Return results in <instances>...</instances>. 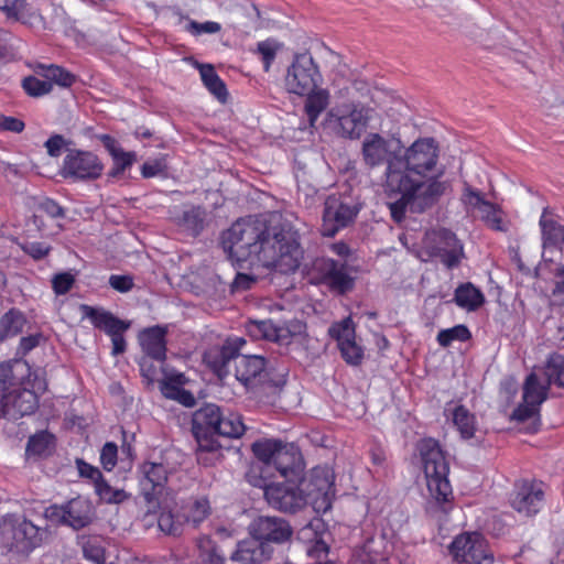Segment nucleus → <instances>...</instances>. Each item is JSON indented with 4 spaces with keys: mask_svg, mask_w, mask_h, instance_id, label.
Wrapping results in <instances>:
<instances>
[{
    "mask_svg": "<svg viewBox=\"0 0 564 564\" xmlns=\"http://www.w3.org/2000/svg\"><path fill=\"white\" fill-rule=\"evenodd\" d=\"M438 144L433 138H420L404 153L394 154L386 167L384 192L391 217L400 223L408 208L417 206L420 212L433 206L446 189L440 181L443 171H437Z\"/></svg>",
    "mask_w": 564,
    "mask_h": 564,
    "instance_id": "obj_1",
    "label": "nucleus"
},
{
    "mask_svg": "<svg viewBox=\"0 0 564 564\" xmlns=\"http://www.w3.org/2000/svg\"><path fill=\"white\" fill-rule=\"evenodd\" d=\"M246 425L238 413L225 414L220 406L206 403L192 416V432L197 442V462L208 465L205 453L214 454L221 448L218 437L239 438L245 434Z\"/></svg>",
    "mask_w": 564,
    "mask_h": 564,
    "instance_id": "obj_2",
    "label": "nucleus"
},
{
    "mask_svg": "<svg viewBox=\"0 0 564 564\" xmlns=\"http://www.w3.org/2000/svg\"><path fill=\"white\" fill-rule=\"evenodd\" d=\"M270 228L256 216L236 220L221 235V246L232 262L262 264Z\"/></svg>",
    "mask_w": 564,
    "mask_h": 564,
    "instance_id": "obj_3",
    "label": "nucleus"
},
{
    "mask_svg": "<svg viewBox=\"0 0 564 564\" xmlns=\"http://www.w3.org/2000/svg\"><path fill=\"white\" fill-rule=\"evenodd\" d=\"M256 458L262 464L253 466L256 475L264 476L274 468L283 479H301L305 469L303 456L297 446L276 438H261L251 445Z\"/></svg>",
    "mask_w": 564,
    "mask_h": 564,
    "instance_id": "obj_4",
    "label": "nucleus"
},
{
    "mask_svg": "<svg viewBox=\"0 0 564 564\" xmlns=\"http://www.w3.org/2000/svg\"><path fill=\"white\" fill-rule=\"evenodd\" d=\"M297 229L290 224H281L269 231L262 264L283 274L294 273L304 259Z\"/></svg>",
    "mask_w": 564,
    "mask_h": 564,
    "instance_id": "obj_5",
    "label": "nucleus"
},
{
    "mask_svg": "<svg viewBox=\"0 0 564 564\" xmlns=\"http://www.w3.org/2000/svg\"><path fill=\"white\" fill-rule=\"evenodd\" d=\"M417 451L431 497L438 505H451L454 497L448 479L449 463L446 453L438 441L432 437L421 440L417 444Z\"/></svg>",
    "mask_w": 564,
    "mask_h": 564,
    "instance_id": "obj_6",
    "label": "nucleus"
},
{
    "mask_svg": "<svg viewBox=\"0 0 564 564\" xmlns=\"http://www.w3.org/2000/svg\"><path fill=\"white\" fill-rule=\"evenodd\" d=\"M257 468L251 467L247 474L248 481L262 488L270 507L282 512L295 513L303 509L305 495L301 490L299 479H284L281 482H269L265 476L256 475Z\"/></svg>",
    "mask_w": 564,
    "mask_h": 564,
    "instance_id": "obj_7",
    "label": "nucleus"
},
{
    "mask_svg": "<svg viewBox=\"0 0 564 564\" xmlns=\"http://www.w3.org/2000/svg\"><path fill=\"white\" fill-rule=\"evenodd\" d=\"M235 378L254 397L268 394L281 387V382L270 377L268 360L259 355L239 354L235 361Z\"/></svg>",
    "mask_w": 564,
    "mask_h": 564,
    "instance_id": "obj_8",
    "label": "nucleus"
},
{
    "mask_svg": "<svg viewBox=\"0 0 564 564\" xmlns=\"http://www.w3.org/2000/svg\"><path fill=\"white\" fill-rule=\"evenodd\" d=\"M301 490L305 495V505H311L316 512L330 510L335 498V474L328 466H316L307 475L299 479Z\"/></svg>",
    "mask_w": 564,
    "mask_h": 564,
    "instance_id": "obj_9",
    "label": "nucleus"
},
{
    "mask_svg": "<svg viewBox=\"0 0 564 564\" xmlns=\"http://www.w3.org/2000/svg\"><path fill=\"white\" fill-rule=\"evenodd\" d=\"M323 82L318 64L307 51L295 53L286 69L285 87L291 94L303 97Z\"/></svg>",
    "mask_w": 564,
    "mask_h": 564,
    "instance_id": "obj_10",
    "label": "nucleus"
},
{
    "mask_svg": "<svg viewBox=\"0 0 564 564\" xmlns=\"http://www.w3.org/2000/svg\"><path fill=\"white\" fill-rule=\"evenodd\" d=\"M422 252L427 259L437 258L448 270L455 269L464 258V247L456 235L446 228L426 232Z\"/></svg>",
    "mask_w": 564,
    "mask_h": 564,
    "instance_id": "obj_11",
    "label": "nucleus"
},
{
    "mask_svg": "<svg viewBox=\"0 0 564 564\" xmlns=\"http://www.w3.org/2000/svg\"><path fill=\"white\" fill-rule=\"evenodd\" d=\"M140 495L148 512H156L165 505V497H172L167 490V470L161 463L144 462L141 466Z\"/></svg>",
    "mask_w": 564,
    "mask_h": 564,
    "instance_id": "obj_12",
    "label": "nucleus"
},
{
    "mask_svg": "<svg viewBox=\"0 0 564 564\" xmlns=\"http://www.w3.org/2000/svg\"><path fill=\"white\" fill-rule=\"evenodd\" d=\"M101 159L93 151L69 149L63 159L61 176L73 183L98 180L104 172Z\"/></svg>",
    "mask_w": 564,
    "mask_h": 564,
    "instance_id": "obj_13",
    "label": "nucleus"
},
{
    "mask_svg": "<svg viewBox=\"0 0 564 564\" xmlns=\"http://www.w3.org/2000/svg\"><path fill=\"white\" fill-rule=\"evenodd\" d=\"M448 552L458 564H492L495 561L488 541L479 532H464L454 538Z\"/></svg>",
    "mask_w": 564,
    "mask_h": 564,
    "instance_id": "obj_14",
    "label": "nucleus"
},
{
    "mask_svg": "<svg viewBox=\"0 0 564 564\" xmlns=\"http://www.w3.org/2000/svg\"><path fill=\"white\" fill-rule=\"evenodd\" d=\"M80 312L83 318L89 319L95 328L106 333L111 338L112 356H118L126 351L127 343L123 335L130 328V322L120 319L104 307L88 304H82Z\"/></svg>",
    "mask_w": 564,
    "mask_h": 564,
    "instance_id": "obj_15",
    "label": "nucleus"
},
{
    "mask_svg": "<svg viewBox=\"0 0 564 564\" xmlns=\"http://www.w3.org/2000/svg\"><path fill=\"white\" fill-rule=\"evenodd\" d=\"M508 501L510 507L527 518L535 517L545 501L544 484L535 478H520L513 482Z\"/></svg>",
    "mask_w": 564,
    "mask_h": 564,
    "instance_id": "obj_16",
    "label": "nucleus"
},
{
    "mask_svg": "<svg viewBox=\"0 0 564 564\" xmlns=\"http://www.w3.org/2000/svg\"><path fill=\"white\" fill-rule=\"evenodd\" d=\"M45 518L54 524H63L74 530H80L93 522L94 510L88 500L77 497L64 505L47 507Z\"/></svg>",
    "mask_w": 564,
    "mask_h": 564,
    "instance_id": "obj_17",
    "label": "nucleus"
},
{
    "mask_svg": "<svg viewBox=\"0 0 564 564\" xmlns=\"http://www.w3.org/2000/svg\"><path fill=\"white\" fill-rule=\"evenodd\" d=\"M246 339L239 336L227 337L221 345L210 346L203 355V361L220 380L229 375L228 365L236 361Z\"/></svg>",
    "mask_w": 564,
    "mask_h": 564,
    "instance_id": "obj_18",
    "label": "nucleus"
},
{
    "mask_svg": "<svg viewBox=\"0 0 564 564\" xmlns=\"http://www.w3.org/2000/svg\"><path fill=\"white\" fill-rule=\"evenodd\" d=\"M328 335L336 340L341 358L349 366H359L364 359V348L356 341L355 324L350 316L333 323Z\"/></svg>",
    "mask_w": 564,
    "mask_h": 564,
    "instance_id": "obj_19",
    "label": "nucleus"
},
{
    "mask_svg": "<svg viewBox=\"0 0 564 564\" xmlns=\"http://www.w3.org/2000/svg\"><path fill=\"white\" fill-rule=\"evenodd\" d=\"M249 533L260 542L282 544L292 538L290 523L279 517L259 516L249 524Z\"/></svg>",
    "mask_w": 564,
    "mask_h": 564,
    "instance_id": "obj_20",
    "label": "nucleus"
},
{
    "mask_svg": "<svg viewBox=\"0 0 564 564\" xmlns=\"http://www.w3.org/2000/svg\"><path fill=\"white\" fill-rule=\"evenodd\" d=\"M330 121H336L337 133L343 138L356 139L360 137L367 124L365 110L355 104L344 105L328 112Z\"/></svg>",
    "mask_w": 564,
    "mask_h": 564,
    "instance_id": "obj_21",
    "label": "nucleus"
},
{
    "mask_svg": "<svg viewBox=\"0 0 564 564\" xmlns=\"http://www.w3.org/2000/svg\"><path fill=\"white\" fill-rule=\"evenodd\" d=\"M358 209L337 198H327L323 212L322 234L334 237L340 229L354 221Z\"/></svg>",
    "mask_w": 564,
    "mask_h": 564,
    "instance_id": "obj_22",
    "label": "nucleus"
},
{
    "mask_svg": "<svg viewBox=\"0 0 564 564\" xmlns=\"http://www.w3.org/2000/svg\"><path fill=\"white\" fill-rule=\"evenodd\" d=\"M462 202L468 212L477 210L480 219L488 228L496 231L503 230L501 209L498 205L486 200L479 191L474 189L470 186H466L462 195Z\"/></svg>",
    "mask_w": 564,
    "mask_h": 564,
    "instance_id": "obj_23",
    "label": "nucleus"
},
{
    "mask_svg": "<svg viewBox=\"0 0 564 564\" xmlns=\"http://www.w3.org/2000/svg\"><path fill=\"white\" fill-rule=\"evenodd\" d=\"M39 406L36 393L29 389H14L0 401V413L3 417L18 420L33 414Z\"/></svg>",
    "mask_w": 564,
    "mask_h": 564,
    "instance_id": "obj_24",
    "label": "nucleus"
},
{
    "mask_svg": "<svg viewBox=\"0 0 564 564\" xmlns=\"http://www.w3.org/2000/svg\"><path fill=\"white\" fill-rule=\"evenodd\" d=\"M207 210L200 205L184 204L182 207H175L171 212V221L178 231L196 238L207 224Z\"/></svg>",
    "mask_w": 564,
    "mask_h": 564,
    "instance_id": "obj_25",
    "label": "nucleus"
},
{
    "mask_svg": "<svg viewBox=\"0 0 564 564\" xmlns=\"http://www.w3.org/2000/svg\"><path fill=\"white\" fill-rule=\"evenodd\" d=\"M50 7V0H13L8 17H13L31 28L45 30L47 23L43 12Z\"/></svg>",
    "mask_w": 564,
    "mask_h": 564,
    "instance_id": "obj_26",
    "label": "nucleus"
},
{
    "mask_svg": "<svg viewBox=\"0 0 564 564\" xmlns=\"http://www.w3.org/2000/svg\"><path fill=\"white\" fill-rule=\"evenodd\" d=\"M166 335L164 326L155 325L140 332L138 339L144 357L163 364L166 360Z\"/></svg>",
    "mask_w": 564,
    "mask_h": 564,
    "instance_id": "obj_27",
    "label": "nucleus"
},
{
    "mask_svg": "<svg viewBox=\"0 0 564 564\" xmlns=\"http://www.w3.org/2000/svg\"><path fill=\"white\" fill-rule=\"evenodd\" d=\"M392 551V543L386 534L373 535L358 551L356 564H389Z\"/></svg>",
    "mask_w": 564,
    "mask_h": 564,
    "instance_id": "obj_28",
    "label": "nucleus"
},
{
    "mask_svg": "<svg viewBox=\"0 0 564 564\" xmlns=\"http://www.w3.org/2000/svg\"><path fill=\"white\" fill-rule=\"evenodd\" d=\"M99 140L112 159V166L108 171V177L119 178L137 161L135 152L124 151L110 134H101Z\"/></svg>",
    "mask_w": 564,
    "mask_h": 564,
    "instance_id": "obj_29",
    "label": "nucleus"
},
{
    "mask_svg": "<svg viewBox=\"0 0 564 564\" xmlns=\"http://www.w3.org/2000/svg\"><path fill=\"white\" fill-rule=\"evenodd\" d=\"M273 549L265 542H260L256 538L240 541L236 551L231 554L234 562L241 564H261L271 558Z\"/></svg>",
    "mask_w": 564,
    "mask_h": 564,
    "instance_id": "obj_30",
    "label": "nucleus"
},
{
    "mask_svg": "<svg viewBox=\"0 0 564 564\" xmlns=\"http://www.w3.org/2000/svg\"><path fill=\"white\" fill-rule=\"evenodd\" d=\"M539 226L541 229L543 249H564V225L560 224L557 216L545 207L540 216Z\"/></svg>",
    "mask_w": 564,
    "mask_h": 564,
    "instance_id": "obj_31",
    "label": "nucleus"
},
{
    "mask_svg": "<svg viewBox=\"0 0 564 564\" xmlns=\"http://www.w3.org/2000/svg\"><path fill=\"white\" fill-rule=\"evenodd\" d=\"M390 142L379 133H369L362 142V159L369 167H376L383 163L389 164V160L395 154L389 149Z\"/></svg>",
    "mask_w": 564,
    "mask_h": 564,
    "instance_id": "obj_32",
    "label": "nucleus"
},
{
    "mask_svg": "<svg viewBox=\"0 0 564 564\" xmlns=\"http://www.w3.org/2000/svg\"><path fill=\"white\" fill-rule=\"evenodd\" d=\"M42 535L40 528L23 519L12 527L11 546L21 553H30L40 545Z\"/></svg>",
    "mask_w": 564,
    "mask_h": 564,
    "instance_id": "obj_33",
    "label": "nucleus"
},
{
    "mask_svg": "<svg viewBox=\"0 0 564 564\" xmlns=\"http://www.w3.org/2000/svg\"><path fill=\"white\" fill-rule=\"evenodd\" d=\"M164 500L165 506L160 508L156 512H148V510L145 509L144 519H147L150 516L156 517L158 527L163 533L173 536L181 535L184 524L182 514L173 512V497H165Z\"/></svg>",
    "mask_w": 564,
    "mask_h": 564,
    "instance_id": "obj_34",
    "label": "nucleus"
},
{
    "mask_svg": "<svg viewBox=\"0 0 564 564\" xmlns=\"http://www.w3.org/2000/svg\"><path fill=\"white\" fill-rule=\"evenodd\" d=\"M453 301L463 310L476 312L485 304L486 297L484 292L474 283L464 282L455 289Z\"/></svg>",
    "mask_w": 564,
    "mask_h": 564,
    "instance_id": "obj_35",
    "label": "nucleus"
},
{
    "mask_svg": "<svg viewBox=\"0 0 564 564\" xmlns=\"http://www.w3.org/2000/svg\"><path fill=\"white\" fill-rule=\"evenodd\" d=\"M323 285L330 291L344 295L350 292L355 286V279L347 272L345 262L335 261Z\"/></svg>",
    "mask_w": 564,
    "mask_h": 564,
    "instance_id": "obj_36",
    "label": "nucleus"
},
{
    "mask_svg": "<svg viewBox=\"0 0 564 564\" xmlns=\"http://www.w3.org/2000/svg\"><path fill=\"white\" fill-rule=\"evenodd\" d=\"M323 285L330 291L344 295L350 292L355 286V279L347 272L345 262L335 261Z\"/></svg>",
    "mask_w": 564,
    "mask_h": 564,
    "instance_id": "obj_37",
    "label": "nucleus"
},
{
    "mask_svg": "<svg viewBox=\"0 0 564 564\" xmlns=\"http://www.w3.org/2000/svg\"><path fill=\"white\" fill-rule=\"evenodd\" d=\"M304 102V112L307 117L310 127H315L319 116L326 110L329 105L330 95L327 89L315 88L307 95Z\"/></svg>",
    "mask_w": 564,
    "mask_h": 564,
    "instance_id": "obj_38",
    "label": "nucleus"
},
{
    "mask_svg": "<svg viewBox=\"0 0 564 564\" xmlns=\"http://www.w3.org/2000/svg\"><path fill=\"white\" fill-rule=\"evenodd\" d=\"M248 335L256 340H270L282 343L284 338V328L278 326L271 319L249 321L246 324Z\"/></svg>",
    "mask_w": 564,
    "mask_h": 564,
    "instance_id": "obj_39",
    "label": "nucleus"
},
{
    "mask_svg": "<svg viewBox=\"0 0 564 564\" xmlns=\"http://www.w3.org/2000/svg\"><path fill=\"white\" fill-rule=\"evenodd\" d=\"M551 386L546 380L542 382L536 373L531 372L524 381L522 400L531 403L532 405L541 404L547 399Z\"/></svg>",
    "mask_w": 564,
    "mask_h": 564,
    "instance_id": "obj_40",
    "label": "nucleus"
},
{
    "mask_svg": "<svg viewBox=\"0 0 564 564\" xmlns=\"http://www.w3.org/2000/svg\"><path fill=\"white\" fill-rule=\"evenodd\" d=\"M212 508L206 497L189 499L182 506V519L184 523H192L194 527L199 525L210 514Z\"/></svg>",
    "mask_w": 564,
    "mask_h": 564,
    "instance_id": "obj_41",
    "label": "nucleus"
},
{
    "mask_svg": "<svg viewBox=\"0 0 564 564\" xmlns=\"http://www.w3.org/2000/svg\"><path fill=\"white\" fill-rule=\"evenodd\" d=\"M26 324L24 314L18 308H10L0 318V339L18 336Z\"/></svg>",
    "mask_w": 564,
    "mask_h": 564,
    "instance_id": "obj_42",
    "label": "nucleus"
},
{
    "mask_svg": "<svg viewBox=\"0 0 564 564\" xmlns=\"http://www.w3.org/2000/svg\"><path fill=\"white\" fill-rule=\"evenodd\" d=\"M453 423L464 440H470L475 436L477 430V421L465 405L459 404L453 411Z\"/></svg>",
    "mask_w": 564,
    "mask_h": 564,
    "instance_id": "obj_43",
    "label": "nucleus"
},
{
    "mask_svg": "<svg viewBox=\"0 0 564 564\" xmlns=\"http://www.w3.org/2000/svg\"><path fill=\"white\" fill-rule=\"evenodd\" d=\"M336 260L327 257H316L304 267V274L313 285H323Z\"/></svg>",
    "mask_w": 564,
    "mask_h": 564,
    "instance_id": "obj_44",
    "label": "nucleus"
},
{
    "mask_svg": "<svg viewBox=\"0 0 564 564\" xmlns=\"http://www.w3.org/2000/svg\"><path fill=\"white\" fill-rule=\"evenodd\" d=\"M543 376L551 387L564 388V356L550 354L543 366Z\"/></svg>",
    "mask_w": 564,
    "mask_h": 564,
    "instance_id": "obj_45",
    "label": "nucleus"
},
{
    "mask_svg": "<svg viewBox=\"0 0 564 564\" xmlns=\"http://www.w3.org/2000/svg\"><path fill=\"white\" fill-rule=\"evenodd\" d=\"M200 78L210 94H213L220 101H225L228 95L227 87L224 80L216 73L210 64H203L199 66Z\"/></svg>",
    "mask_w": 564,
    "mask_h": 564,
    "instance_id": "obj_46",
    "label": "nucleus"
},
{
    "mask_svg": "<svg viewBox=\"0 0 564 564\" xmlns=\"http://www.w3.org/2000/svg\"><path fill=\"white\" fill-rule=\"evenodd\" d=\"M42 76L46 78L50 83L56 84L63 88H69L77 82V76L66 68L51 64V65H41Z\"/></svg>",
    "mask_w": 564,
    "mask_h": 564,
    "instance_id": "obj_47",
    "label": "nucleus"
},
{
    "mask_svg": "<svg viewBox=\"0 0 564 564\" xmlns=\"http://www.w3.org/2000/svg\"><path fill=\"white\" fill-rule=\"evenodd\" d=\"M18 368H25L29 372L30 367L26 361L18 359L0 362V398L7 395V391L14 386L17 377L14 370Z\"/></svg>",
    "mask_w": 564,
    "mask_h": 564,
    "instance_id": "obj_48",
    "label": "nucleus"
},
{
    "mask_svg": "<svg viewBox=\"0 0 564 564\" xmlns=\"http://www.w3.org/2000/svg\"><path fill=\"white\" fill-rule=\"evenodd\" d=\"M198 557L204 564H225L216 543L207 535L197 539Z\"/></svg>",
    "mask_w": 564,
    "mask_h": 564,
    "instance_id": "obj_49",
    "label": "nucleus"
},
{
    "mask_svg": "<svg viewBox=\"0 0 564 564\" xmlns=\"http://www.w3.org/2000/svg\"><path fill=\"white\" fill-rule=\"evenodd\" d=\"M471 338L469 328L464 324L455 325L451 328L442 329L438 332L436 340L442 347H449L453 341H467Z\"/></svg>",
    "mask_w": 564,
    "mask_h": 564,
    "instance_id": "obj_50",
    "label": "nucleus"
},
{
    "mask_svg": "<svg viewBox=\"0 0 564 564\" xmlns=\"http://www.w3.org/2000/svg\"><path fill=\"white\" fill-rule=\"evenodd\" d=\"M95 492L101 501L109 505H119L129 498L123 489L112 488L105 478L96 484Z\"/></svg>",
    "mask_w": 564,
    "mask_h": 564,
    "instance_id": "obj_51",
    "label": "nucleus"
},
{
    "mask_svg": "<svg viewBox=\"0 0 564 564\" xmlns=\"http://www.w3.org/2000/svg\"><path fill=\"white\" fill-rule=\"evenodd\" d=\"M84 557L95 564H106V552L97 536L88 538L83 544Z\"/></svg>",
    "mask_w": 564,
    "mask_h": 564,
    "instance_id": "obj_52",
    "label": "nucleus"
},
{
    "mask_svg": "<svg viewBox=\"0 0 564 564\" xmlns=\"http://www.w3.org/2000/svg\"><path fill=\"white\" fill-rule=\"evenodd\" d=\"M24 91L31 97H42L53 90V85L46 78L40 79L35 76H28L22 80Z\"/></svg>",
    "mask_w": 564,
    "mask_h": 564,
    "instance_id": "obj_53",
    "label": "nucleus"
},
{
    "mask_svg": "<svg viewBox=\"0 0 564 564\" xmlns=\"http://www.w3.org/2000/svg\"><path fill=\"white\" fill-rule=\"evenodd\" d=\"M257 52L261 56V61L263 63V68L265 72H269L272 63L275 59L278 47L274 41L265 40L261 41L257 44Z\"/></svg>",
    "mask_w": 564,
    "mask_h": 564,
    "instance_id": "obj_54",
    "label": "nucleus"
},
{
    "mask_svg": "<svg viewBox=\"0 0 564 564\" xmlns=\"http://www.w3.org/2000/svg\"><path fill=\"white\" fill-rule=\"evenodd\" d=\"M118 460V446L113 442H107L100 451V463L102 468L107 471H111Z\"/></svg>",
    "mask_w": 564,
    "mask_h": 564,
    "instance_id": "obj_55",
    "label": "nucleus"
},
{
    "mask_svg": "<svg viewBox=\"0 0 564 564\" xmlns=\"http://www.w3.org/2000/svg\"><path fill=\"white\" fill-rule=\"evenodd\" d=\"M540 415V406L532 405L531 403L522 402L518 404L511 414V420L523 423L533 416Z\"/></svg>",
    "mask_w": 564,
    "mask_h": 564,
    "instance_id": "obj_56",
    "label": "nucleus"
},
{
    "mask_svg": "<svg viewBox=\"0 0 564 564\" xmlns=\"http://www.w3.org/2000/svg\"><path fill=\"white\" fill-rule=\"evenodd\" d=\"M75 283V278L69 272H61L54 275L52 279L53 291L57 295H64L70 291Z\"/></svg>",
    "mask_w": 564,
    "mask_h": 564,
    "instance_id": "obj_57",
    "label": "nucleus"
},
{
    "mask_svg": "<svg viewBox=\"0 0 564 564\" xmlns=\"http://www.w3.org/2000/svg\"><path fill=\"white\" fill-rule=\"evenodd\" d=\"M43 336L40 333L32 334L29 336H24L20 339L19 346L17 348V359L24 361L23 358L34 348H36Z\"/></svg>",
    "mask_w": 564,
    "mask_h": 564,
    "instance_id": "obj_58",
    "label": "nucleus"
},
{
    "mask_svg": "<svg viewBox=\"0 0 564 564\" xmlns=\"http://www.w3.org/2000/svg\"><path fill=\"white\" fill-rule=\"evenodd\" d=\"M75 463L79 476L82 478L90 479L94 484V488L96 487V484L101 481V479L104 478L101 471L97 467L85 462L83 458H77Z\"/></svg>",
    "mask_w": 564,
    "mask_h": 564,
    "instance_id": "obj_59",
    "label": "nucleus"
},
{
    "mask_svg": "<svg viewBox=\"0 0 564 564\" xmlns=\"http://www.w3.org/2000/svg\"><path fill=\"white\" fill-rule=\"evenodd\" d=\"M166 164L163 159H155L153 161H147L141 166V175L143 178H152L160 174L165 173Z\"/></svg>",
    "mask_w": 564,
    "mask_h": 564,
    "instance_id": "obj_60",
    "label": "nucleus"
},
{
    "mask_svg": "<svg viewBox=\"0 0 564 564\" xmlns=\"http://www.w3.org/2000/svg\"><path fill=\"white\" fill-rule=\"evenodd\" d=\"M22 249L26 254L32 257L34 260H41L45 258L51 251V247L45 242L41 241L26 242L22 246Z\"/></svg>",
    "mask_w": 564,
    "mask_h": 564,
    "instance_id": "obj_61",
    "label": "nucleus"
},
{
    "mask_svg": "<svg viewBox=\"0 0 564 564\" xmlns=\"http://www.w3.org/2000/svg\"><path fill=\"white\" fill-rule=\"evenodd\" d=\"M221 29L220 24L218 22L214 21H206L203 23L196 22V21H189V23L186 26V30L191 32L194 35H198L202 33H208L214 34L219 32Z\"/></svg>",
    "mask_w": 564,
    "mask_h": 564,
    "instance_id": "obj_62",
    "label": "nucleus"
},
{
    "mask_svg": "<svg viewBox=\"0 0 564 564\" xmlns=\"http://www.w3.org/2000/svg\"><path fill=\"white\" fill-rule=\"evenodd\" d=\"M109 285L120 293H127L132 290L134 282L131 275L111 274L109 278Z\"/></svg>",
    "mask_w": 564,
    "mask_h": 564,
    "instance_id": "obj_63",
    "label": "nucleus"
},
{
    "mask_svg": "<svg viewBox=\"0 0 564 564\" xmlns=\"http://www.w3.org/2000/svg\"><path fill=\"white\" fill-rule=\"evenodd\" d=\"M66 143L67 142L62 134H53L46 140L44 147L50 156L58 158Z\"/></svg>",
    "mask_w": 564,
    "mask_h": 564,
    "instance_id": "obj_64",
    "label": "nucleus"
}]
</instances>
